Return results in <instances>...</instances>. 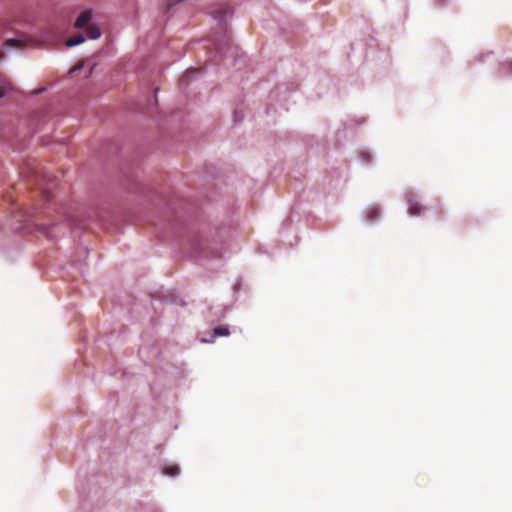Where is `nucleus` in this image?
<instances>
[{
  "mask_svg": "<svg viewBox=\"0 0 512 512\" xmlns=\"http://www.w3.org/2000/svg\"><path fill=\"white\" fill-rule=\"evenodd\" d=\"M44 197L46 198V200H50V193L47 192V191H44Z\"/></svg>",
  "mask_w": 512,
  "mask_h": 512,
  "instance_id": "obj_11",
  "label": "nucleus"
},
{
  "mask_svg": "<svg viewBox=\"0 0 512 512\" xmlns=\"http://www.w3.org/2000/svg\"><path fill=\"white\" fill-rule=\"evenodd\" d=\"M4 96V90L0 87V98Z\"/></svg>",
  "mask_w": 512,
  "mask_h": 512,
  "instance_id": "obj_12",
  "label": "nucleus"
},
{
  "mask_svg": "<svg viewBox=\"0 0 512 512\" xmlns=\"http://www.w3.org/2000/svg\"><path fill=\"white\" fill-rule=\"evenodd\" d=\"M424 211V207L415 199H408V212L412 216H419Z\"/></svg>",
  "mask_w": 512,
  "mask_h": 512,
  "instance_id": "obj_3",
  "label": "nucleus"
},
{
  "mask_svg": "<svg viewBox=\"0 0 512 512\" xmlns=\"http://www.w3.org/2000/svg\"><path fill=\"white\" fill-rule=\"evenodd\" d=\"M232 13L233 11L229 5L220 4L219 7L212 12V16L222 25L232 16Z\"/></svg>",
  "mask_w": 512,
  "mask_h": 512,
  "instance_id": "obj_1",
  "label": "nucleus"
},
{
  "mask_svg": "<svg viewBox=\"0 0 512 512\" xmlns=\"http://www.w3.org/2000/svg\"><path fill=\"white\" fill-rule=\"evenodd\" d=\"M92 18V12L90 10L83 11L75 21V27L80 29L85 27Z\"/></svg>",
  "mask_w": 512,
  "mask_h": 512,
  "instance_id": "obj_4",
  "label": "nucleus"
},
{
  "mask_svg": "<svg viewBox=\"0 0 512 512\" xmlns=\"http://www.w3.org/2000/svg\"><path fill=\"white\" fill-rule=\"evenodd\" d=\"M509 65V68L511 69V74H512V60L508 63Z\"/></svg>",
  "mask_w": 512,
  "mask_h": 512,
  "instance_id": "obj_13",
  "label": "nucleus"
},
{
  "mask_svg": "<svg viewBox=\"0 0 512 512\" xmlns=\"http://www.w3.org/2000/svg\"><path fill=\"white\" fill-rule=\"evenodd\" d=\"M379 209L377 207H371L367 211V218L368 220H375L379 216Z\"/></svg>",
  "mask_w": 512,
  "mask_h": 512,
  "instance_id": "obj_8",
  "label": "nucleus"
},
{
  "mask_svg": "<svg viewBox=\"0 0 512 512\" xmlns=\"http://www.w3.org/2000/svg\"><path fill=\"white\" fill-rule=\"evenodd\" d=\"M85 41V38L82 35L72 37L66 41L67 47H73L79 45Z\"/></svg>",
  "mask_w": 512,
  "mask_h": 512,
  "instance_id": "obj_7",
  "label": "nucleus"
},
{
  "mask_svg": "<svg viewBox=\"0 0 512 512\" xmlns=\"http://www.w3.org/2000/svg\"><path fill=\"white\" fill-rule=\"evenodd\" d=\"M84 66V61L80 62L79 64H77L71 71L70 73H73L79 69H81L82 67Z\"/></svg>",
  "mask_w": 512,
  "mask_h": 512,
  "instance_id": "obj_10",
  "label": "nucleus"
},
{
  "mask_svg": "<svg viewBox=\"0 0 512 512\" xmlns=\"http://www.w3.org/2000/svg\"><path fill=\"white\" fill-rule=\"evenodd\" d=\"M26 40L22 38H11L5 41V46L20 49L25 46Z\"/></svg>",
  "mask_w": 512,
  "mask_h": 512,
  "instance_id": "obj_5",
  "label": "nucleus"
},
{
  "mask_svg": "<svg viewBox=\"0 0 512 512\" xmlns=\"http://www.w3.org/2000/svg\"><path fill=\"white\" fill-rule=\"evenodd\" d=\"M179 467L177 465H171L167 467L164 471V473L168 476H176L179 474Z\"/></svg>",
  "mask_w": 512,
  "mask_h": 512,
  "instance_id": "obj_9",
  "label": "nucleus"
},
{
  "mask_svg": "<svg viewBox=\"0 0 512 512\" xmlns=\"http://www.w3.org/2000/svg\"><path fill=\"white\" fill-rule=\"evenodd\" d=\"M87 35L90 39H97L101 36V31L99 27L90 25L87 29Z\"/></svg>",
  "mask_w": 512,
  "mask_h": 512,
  "instance_id": "obj_6",
  "label": "nucleus"
},
{
  "mask_svg": "<svg viewBox=\"0 0 512 512\" xmlns=\"http://www.w3.org/2000/svg\"><path fill=\"white\" fill-rule=\"evenodd\" d=\"M229 334L230 331L228 327L220 326L214 329L213 333L210 335L209 338H203L201 341L204 343H213L217 337L228 336Z\"/></svg>",
  "mask_w": 512,
  "mask_h": 512,
  "instance_id": "obj_2",
  "label": "nucleus"
}]
</instances>
